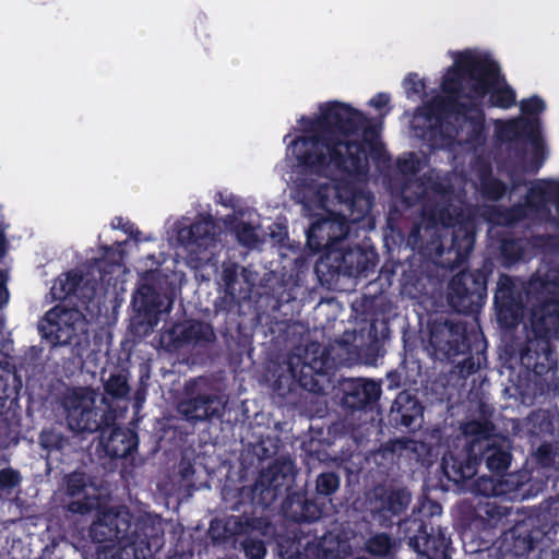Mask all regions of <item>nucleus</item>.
<instances>
[{"mask_svg":"<svg viewBox=\"0 0 559 559\" xmlns=\"http://www.w3.org/2000/svg\"><path fill=\"white\" fill-rule=\"evenodd\" d=\"M299 122L309 134L294 139L287 150L297 167L305 171L322 174L332 165L341 173L366 175L369 169L366 143L374 159L384 153L381 143L368 140L378 136L376 127L362 111L349 104L323 103L318 116H302Z\"/></svg>","mask_w":559,"mask_h":559,"instance_id":"nucleus-1","label":"nucleus"},{"mask_svg":"<svg viewBox=\"0 0 559 559\" xmlns=\"http://www.w3.org/2000/svg\"><path fill=\"white\" fill-rule=\"evenodd\" d=\"M402 197L409 205H421V217L429 228H451L450 248L444 251L443 246L437 248V255L441 259V265L456 269L463 264L472 253L476 226L471 218L459 219L460 209L453 203V188L440 180H431L427 186L419 180L412 185L404 182Z\"/></svg>","mask_w":559,"mask_h":559,"instance_id":"nucleus-2","label":"nucleus"},{"mask_svg":"<svg viewBox=\"0 0 559 559\" xmlns=\"http://www.w3.org/2000/svg\"><path fill=\"white\" fill-rule=\"evenodd\" d=\"M483 417L461 425L463 447L449 449L442 456L441 469L449 481L463 484L477 474L484 462L492 474L503 475L512 461L509 439L496 435V425L486 417L487 405L479 406Z\"/></svg>","mask_w":559,"mask_h":559,"instance_id":"nucleus-3","label":"nucleus"},{"mask_svg":"<svg viewBox=\"0 0 559 559\" xmlns=\"http://www.w3.org/2000/svg\"><path fill=\"white\" fill-rule=\"evenodd\" d=\"M428 347L439 360L459 362L461 373L466 376L477 372L486 360L487 342L479 328L471 326L461 320L437 318L428 324Z\"/></svg>","mask_w":559,"mask_h":559,"instance_id":"nucleus-4","label":"nucleus"},{"mask_svg":"<svg viewBox=\"0 0 559 559\" xmlns=\"http://www.w3.org/2000/svg\"><path fill=\"white\" fill-rule=\"evenodd\" d=\"M483 217L496 226H513L531 218L559 229V180H538L528 188L523 202L511 206L487 205Z\"/></svg>","mask_w":559,"mask_h":559,"instance_id":"nucleus-5","label":"nucleus"},{"mask_svg":"<svg viewBox=\"0 0 559 559\" xmlns=\"http://www.w3.org/2000/svg\"><path fill=\"white\" fill-rule=\"evenodd\" d=\"M294 469L292 460H275L266 469L261 471L253 485L224 487L222 497L225 507L233 511H241L242 508L249 507L251 512L255 507L267 509L293 487Z\"/></svg>","mask_w":559,"mask_h":559,"instance_id":"nucleus-6","label":"nucleus"},{"mask_svg":"<svg viewBox=\"0 0 559 559\" xmlns=\"http://www.w3.org/2000/svg\"><path fill=\"white\" fill-rule=\"evenodd\" d=\"M491 63L487 53L465 50L457 53L454 66L450 67L443 75L440 88L445 94L449 104L455 106L457 111H467L471 104L460 102L467 98L472 103L481 102L485 88L484 76H490Z\"/></svg>","mask_w":559,"mask_h":559,"instance_id":"nucleus-7","label":"nucleus"},{"mask_svg":"<svg viewBox=\"0 0 559 559\" xmlns=\"http://www.w3.org/2000/svg\"><path fill=\"white\" fill-rule=\"evenodd\" d=\"M412 502V492L407 487H400L394 485L379 484L376 485L369 493L368 507L372 519L383 527H392L397 525V534L400 539L409 546V538L406 537L402 525L406 522L416 521L423 524L420 532H414L418 536L420 543L425 542V537H437L443 535L450 537L448 528L438 526L437 528L430 527L428 532L427 522L417 516H409L402 519Z\"/></svg>","mask_w":559,"mask_h":559,"instance_id":"nucleus-8","label":"nucleus"},{"mask_svg":"<svg viewBox=\"0 0 559 559\" xmlns=\"http://www.w3.org/2000/svg\"><path fill=\"white\" fill-rule=\"evenodd\" d=\"M531 331L536 341V348L534 350L536 357L532 362L533 342L530 343L526 349L521 352V360L527 367H533L536 373H542L546 361H552L555 355L551 340H559V299L546 298L537 306H534L531 311Z\"/></svg>","mask_w":559,"mask_h":559,"instance_id":"nucleus-9","label":"nucleus"},{"mask_svg":"<svg viewBox=\"0 0 559 559\" xmlns=\"http://www.w3.org/2000/svg\"><path fill=\"white\" fill-rule=\"evenodd\" d=\"M276 544L282 559H345L350 544L341 531H326L321 537L277 535Z\"/></svg>","mask_w":559,"mask_h":559,"instance_id":"nucleus-10","label":"nucleus"},{"mask_svg":"<svg viewBox=\"0 0 559 559\" xmlns=\"http://www.w3.org/2000/svg\"><path fill=\"white\" fill-rule=\"evenodd\" d=\"M97 392L88 386H74L62 396L61 406L66 413L68 429L74 433L97 432L102 424L117 418L116 409L96 407Z\"/></svg>","mask_w":559,"mask_h":559,"instance_id":"nucleus-11","label":"nucleus"},{"mask_svg":"<svg viewBox=\"0 0 559 559\" xmlns=\"http://www.w3.org/2000/svg\"><path fill=\"white\" fill-rule=\"evenodd\" d=\"M377 263L378 253L374 249L359 246L345 248L342 243L336 250H332L317 261L314 272L321 283L331 284L341 275L366 277L374 271Z\"/></svg>","mask_w":559,"mask_h":559,"instance_id":"nucleus-12","label":"nucleus"},{"mask_svg":"<svg viewBox=\"0 0 559 559\" xmlns=\"http://www.w3.org/2000/svg\"><path fill=\"white\" fill-rule=\"evenodd\" d=\"M495 127L496 136L500 142L522 145L519 150L521 155H525V146L531 145V158L526 170L531 174L538 173L548 155L543 138V129H539L538 121L526 118H511L508 120H497Z\"/></svg>","mask_w":559,"mask_h":559,"instance_id":"nucleus-13","label":"nucleus"},{"mask_svg":"<svg viewBox=\"0 0 559 559\" xmlns=\"http://www.w3.org/2000/svg\"><path fill=\"white\" fill-rule=\"evenodd\" d=\"M490 267L462 270L448 285L449 306L457 313L478 314L487 298Z\"/></svg>","mask_w":559,"mask_h":559,"instance_id":"nucleus-14","label":"nucleus"},{"mask_svg":"<svg viewBox=\"0 0 559 559\" xmlns=\"http://www.w3.org/2000/svg\"><path fill=\"white\" fill-rule=\"evenodd\" d=\"M87 321L76 308L55 306L48 310L38 323L43 340L52 347L79 344L81 335L87 332Z\"/></svg>","mask_w":559,"mask_h":559,"instance_id":"nucleus-15","label":"nucleus"},{"mask_svg":"<svg viewBox=\"0 0 559 559\" xmlns=\"http://www.w3.org/2000/svg\"><path fill=\"white\" fill-rule=\"evenodd\" d=\"M297 359V365L300 364L299 370L294 362L289 364V370L299 386L317 395L324 394L325 381L334 367L330 349L319 342H310Z\"/></svg>","mask_w":559,"mask_h":559,"instance_id":"nucleus-16","label":"nucleus"},{"mask_svg":"<svg viewBox=\"0 0 559 559\" xmlns=\"http://www.w3.org/2000/svg\"><path fill=\"white\" fill-rule=\"evenodd\" d=\"M112 559H147L164 544V531L159 521L150 515L138 516Z\"/></svg>","mask_w":559,"mask_h":559,"instance_id":"nucleus-17","label":"nucleus"},{"mask_svg":"<svg viewBox=\"0 0 559 559\" xmlns=\"http://www.w3.org/2000/svg\"><path fill=\"white\" fill-rule=\"evenodd\" d=\"M226 401L214 389L202 388L194 381L186 385L185 396L177 405L178 413L190 423L219 420L225 412Z\"/></svg>","mask_w":559,"mask_h":559,"instance_id":"nucleus-18","label":"nucleus"},{"mask_svg":"<svg viewBox=\"0 0 559 559\" xmlns=\"http://www.w3.org/2000/svg\"><path fill=\"white\" fill-rule=\"evenodd\" d=\"M311 223L306 230V245L313 253L323 255L336 250L349 234L345 216L329 212L326 215L312 213Z\"/></svg>","mask_w":559,"mask_h":559,"instance_id":"nucleus-19","label":"nucleus"},{"mask_svg":"<svg viewBox=\"0 0 559 559\" xmlns=\"http://www.w3.org/2000/svg\"><path fill=\"white\" fill-rule=\"evenodd\" d=\"M135 314L131 318L129 331L136 337L151 334L164 312V296L151 284H141L132 297Z\"/></svg>","mask_w":559,"mask_h":559,"instance_id":"nucleus-20","label":"nucleus"},{"mask_svg":"<svg viewBox=\"0 0 559 559\" xmlns=\"http://www.w3.org/2000/svg\"><path fill=\"white\" fill-rule=\"evenodd\" d=\"M216 340L210 323L200 320H186L174 323L162 335L169 350H179L185 347H207Z\"/></svg>","mask_w":559,"mask_h":559,"instance_id":"nucleus-21","label":"nucleus"},{"mask_svg":"<svg viewBox=\"0 0 559 559\" xmlns=\"http://www.w3.org/2000/svg\"><path fill=\"white\" fill-rule=\"evenodd\" d=\"M136 518L127 509H106L88 528V536L95 544L118 543L126 538Z\"/></svg>","mask_w":559,"mask_h":559,"instance_id":"nucleus-22","label":"nucleus"},{"mask_svg":"<svg viewBox=\"0 0 559 559\" xmlns=\"http://www.w3.org/2000/svg\"><path fill=\"white\" fill-rule=\"evenodd\" d=\"M266 527L264 518L250 516L245 509L242 515H229L226 519H214L210 523L209 537L215 545L234 544L240 535L250 534L254 530Z\"/></svg>","mask_w":559,"mask_h":559,"instance_id":"nucleus-23","label":"nucleus"},{"mask_svg":"<svg viewBox=\"0 0 559 559\" xmlns=\"http://www.w3.org/2000/svg\"><path fill=\"white\" fill-rule=\"evenodd\" d=\"M342 399L341 405L344 409L372 411L381 396V386L378 382L361 378L345 379L341 383Z\"/></svg>","mask_w":559,"mask_h":559,"instance_id":"nucleus-24","label":"nucleus"},{"mask_svg":"<svg viewBox=\"0 0 559 559\" xmlns=\"http://www.w3.org/2000/svg\"><path fill=\"white\" fill-rule=\"evenodd\" d=\"M424 406L416 395L400 392L388 413V425L401 432H414L421 426Z\"/></svg>","mask_w":559,"mask_h":559,"instance_id":"nucleus-25","label":"nucleus"},{"mask_svg":"<svg viewBox=\"0 0 559 559\" xmlns=\"http://www.w3.org/2000/svg\"><path fill=\"white\" fill-rule=\"evenodd\" d=\"M112 423L102 424L99 432V447L110 459H124L136 451L139 445L138 433L128 427Z\"/></svg>","mask_w":559,"mask_h":559,"instance_id":"nucleus-26","label":"nucleus"},{"mask_svg":"<svg viewBox=\"0 0 559 559\" xmlns=\"http://www.w3.org/2000/svg\"><path fill=\"white\" fill-rule=\"evenodd\" d=\"M406 537L409 538V548L417 554V559H451V538L443 535L437 537H425L420 543L414 532H420L423 524L416 521H408L402 525Z\"/></svg>","mask_w":559,"mask_h":559,"instance_id":"nucleus-27","label":"nucleus"},{"mask_svg":"<svg viewBox=\"0 0 559 559\" xmlns=\"http://www.w3.org/2000/svg\"><path fill=\"white\" fill-rule=\"evenodd\" d=\"M487 60L491 63L492 72L490 76H484V84L487 92L484 98L488 95V106L501 109H509L516 104L515 91L507 83L504 76L501 74L500 66L489 55Z\"/></svg>","mask_w":559,"mask_h":559,"instance_id":"nucleus-28","label":"nucleus"},{"mask_svg":"<svg viewBox=\"0 0 559 559\" xmlns=\"http://www.w3.org/2000/svg\"><path fill=\"white\" fill-rule=\"evenodd\" d=\"M295 180L294 199L302 205L304 216H312L314 209H324L328 200L325 188L316 178L307 176L312 173L305 171Z\"/></svg>","mask_w":559,"mask_h":559,"instance_id":"nucleus-29","label":"nucleus"},{"mask_svg":"<svg viewBox=\"0 0 559 559\" xmlns=\"http://www.w3.org/2000/svg\"><path fill=\"white\" fill-rule=\"evenodd\" d=\"M216 225L212 215L199 214L189 226L178 228V241L185 247L207 249L215 242Z\"/></svg>","mask_w":559,"mask_h":559,"instance_id":"nucleus-30","label":"nucleus"},{"mask_svg":"<svg viewBox=\"0 0 559 559\" xmlns=\"http://www.w3.org/2000/svg\"><path fill=\"white\" fill-rule=\"evenodd\" d=\"M495 307L499 322L506 326L519 324L523 305L512 286H500L495 294Z\"/></svg>","mask_w":559,"mask_h":559,"instance_id":"nucleus-31","label":"nucleus"},{"mask_svg":"<svg viewBox=\"0 0 559 559\" xmlns=\"http://www.w3.org/2000/svg\"><path fill=\"white\" fill-rule=\"evenodd\" d=\"M437 228H429L427 230V226L425 227V230L429 233L432 230V239L431 241H425L423 235H421V225L419 223L413 224L407 237H406V246L409 247L413 251H417L418 253L423 254H429L435 259L436 264H438L442 269H448L441 265V259L437 255V248L439 246H443L444 251H447L450 248V243L447 246L445 239L447 236L438 235ZM453 269H451L452 271Z\"/></svg>","mask_w":559,"mask_h":559,"instance_id":"nucleus-32","label":"nucleus"},{"mask_svg":"<svg viewBox=\"0 0 559 559\" xmlns=\"http://www.w3.org/2000/svg\"><path fill=\"white\" fill-rule=\"evenodd\" d=\"M68 426L56 423L46 426L38 435V443L49 455H64L72 448V437L69 435Z\"/></svg>","mask_w":559,"mask_h":559,"instance_id":"nucleus-33","label":"nucleus"},{"mask_svg":"<svg viewBox=\"0 0 559 559\" xmlns=\"http://www.w3.org/2000/svg\"><path fill=\"white\" fill-rule=\"evenodd\" d=\"M543 532L531 522L516 523L510 531L512 544L509 550L516 557H523L533 551L540 542Z\"/></svg>","mask_w":559,"mask_h":559,"instance_id":"nucleus-34","label":"nucleus"},{"mask_svg":"<svg viewBox=\"0 0 559 559\" xmlns=\"http://www.w3.org/2000/svg\"><path fill=\"white\" fill-rule=\"evenodd\" d=\"M477 177L479 192L485 200L498 202L509 194V185L493 176L490 164H483L478 169Z\"/></svg>","mask_w":559,"mask_h":559,"instance_id":"nucleus-35","label":"nucleus"},{"mask_svg":"<svg viewBox=\"0 0 559 559\" xmlns=\"http://www.w3.org/2000/svg\"><path fill=\"white\" fill-rule=\"evenodd\" d=\"M559 290V267H549L544 274L533 275L527 283V294L555 298Z\"/></svg>","mask_w":559,"mask_h":559,"instance_id":"nucleus-36","label":"nucleus"},{"mask_svg":"<svg viewBox=\"0 0 559 559\" xmlns=\"http://www.w3.org/2000/svg\"><path fill=\"white\" fill-rule=\"evenodd\" d=\"M266 527L263 530H254L250 534L240 535L239 543L242 546L246 557L250 559H263L266 555L265 543L261 537L271 534L273 530L271 522L264 518Z\"/></svg>","mask_w":559,"mask_h":559,"instance_id":"nucleus-37","label":"nucleus"},{"mask_svg":"<svg viewBox=\"0 0 559 559\" xmlns=\"http://www.w3.org/2000/svg\"><path fill=\"white\" fill-rule=\"evenodd\" d=\"M456 110L455 106L448 103L447 99L431 100L417 109L415 115L414 124H419L423 119V124L440 122L444 120L448 111Z\"/></svg>","mask_w":559,"mask_h":559,"instance_id":"nucleus-38","label":"nucleus"},{"mask_svg":"<svg viewBox=\"0 0 559 559\" xmlns=\"http://www.w3.org/2000/svg\"><path fill=\"white\" fill-rule=\"evenodd\" d=\"M526 240L522 237L506 236L500 240V255L503 265L511 266L523 260Z\"/></svg>","mask_w":559,"mask_h":559,"instance_id":"nucleus-39","label":"nucleus"},{"mask_svg":"<svg viewBox=\"0 0 559 559\" xmlns=\"http://www.w3.org/2000/svg\"><path fill=\"white\" fill-rule=\"evenodd\" d=\"M396 542L385 532L371 534L365 542V550L373 557H389L395 552Z\"/></svg>","mask_w":559,"mask_h":559,"instance_id":"nucleus-40","label":"nucleus"},{"mask_svg":"<svg viewBox=\"0 0 559 559\" xmlns=\"http://www.w3.org/2000/svg\"><path fill=\"white\" fill-rule=\"evenodd\" d=\"M130 392V386L128 383L127 376L117 372L110 373L109 378L104 382V395L103 403L107 404V407L110 406L108 404V399L111 400H123L128 396Z\"/></svg>","mask_w":559,"mask_h":559,"instance_id":"nucleus-41","label":"nucleus"},{"mask_svg":"<svg viewBox=\"0 0 559 559\" xmlns=\"http://www.w3.org/2000/svg\"><path fill=\"white\" fill-rule=\"evenodd\" d=\"M477 518L485 522L487 527H496L510 514V509L498 504L496 501L479 502L476 508Z\"/></svg>","mask_w":559,"mask_h":559,"instance_id":"nucleus-42","label":"nucleus"},{"mask_svg":"<svg viewBox=\"0 0 559 559\" xmlns=\"http://www.w3.org/2000/svg\"><path fill=\"white\" fill-rule=\"evenodd\" d=\"M445 124L447 118L440 122H432L421 126L414 124V130L421 140L428 142L431 146H439L445 139Z\"/></svg>","mask_w":559,"mask_h":559,"instance_id":"nucleus-43","label":"nucleus"},{"mask_svg":"<svg viewBox=\"0 0 559 559\" xmlns=\"http://www.w3.org/2000/svg\"><path fill=\"white\" fill-rule=\"evenodd\" d=\"M289 489L285 492L287 493L286 498L282 502L281 509L285 519L293 521L295 523H300V519L298 516L299 513H302L304 502L307 499L306 492H288Z\"/></svg>","mask_w":559,"mask_h":559,"instance_id":"nucleus-44","label":"nucleus"},{"mask_svg":"<svg viewBox=\"0 0 559 559\" xmlns=\"http://www.w3.org/2000/svg\"><path fill=\"white\" fill-rule=\"evenodd\" d=\"M341 486V477L333 471L322 472L316 478V495L318 498H330Z\"/></svg>","mask_w":559,"mask_h":559,"instance_id":"nucleus-45","label":"nucleus"},{"mask_svg":"<svg viewBox=\"0 0 559 559\" xmlns=\"http://www.w3.org/2000/svg\"><path fill=\"white\" fill-rule=\"evenodd\" d=\"M520 110L521 115L516 118L537 120L539 129H543L540 115L546 110V103L542 97L533 95L528 98L522 99L520 102Z\"/></svg>","mask_w":559,"mask_h":559,"instance_id":"nucleus-46","label":"nucleus"},{"mask_svg":"<svg viewBox=\"0 0 559 559\" xmlns=\"http://www.w3.org/2000/svg\"><path fill=\"white\" fill-rule=\"evenodd\" d=\"M20 423L15 412L0 417V445L7 448L16 444Z\"/></svg>","mask_w":559,"mask_h":559,"instance_id":"nucleus-47","label":"nucleus"},{"mask_svg":"<svg viewBox=\"0 0 559 559\" xmlns=\"http://www.w3.org/2000/svg\"><path fill=\"white\" fill-rule=\"evenodd\" d=\"M19 396L14 386L8 380L0 377V417L9 415L17 407Z\"/></svg>","mask_w":559,"mask_h":559,"instance_id":"nucleus-48","label":"nucleus"},{"mask_svg":"<svg viewBox=\"0 0 559 559\" xmlns=\"http://www.w3.org/2000/svg\"><path fill=\"white\" fill-rule=\"evenodd\" d=\"M500 476L503 477L501 480L503 495L521 490L522 486H524L531 478V475L527 471L503 474Z\"/></svg>","mask_w":559,"mask_h":559,"instance_id":"nucleus-49","label":"nucleus"},{"mask_svg":"<svg viewBox=\"0 0 559 559\" xmlns=\"http://www.w3.org/2000/svg\"><path fill=\"white\" fill-rule=\"evenodd\" d=\"M22 476L17 469L4 467L0 469V491L11 495L21 484Z\"/></svg>","mask_w":559,"mask_h":559,"instance_id":"nucleus-50","label":"nucleus"},{"mask_svg":"<svg viewBox=\"0 0 559 559\" xmlns=\"http://www.w3.org/2000/svg\"><path fill=\"white\" fill-rule=\"evenodd\" d=\"M82 281H83V277L81 274H78L74 272H68L66 274L64 278H60V281H59L60 294L57 296V298L62 299L68 296L76 295Z\"/></svg>","mask_w":559,"mask_h":559,"instance_id":"nucleus-51","label":"nucleus"},{"mask_svg":"<svg viewBox=\"0 0 559 559\" xmlns=\"http://www.w3.org/2000/svg\"><path fill=\"white\" fill-rule=\"evenodd\" d=\"M475 491L486 498L503 495L501 480L496 481L492 477H479L475 483Z\"/></svg>","mask_w":559,"mask_h":559,"instance_id":"nucleus-52","label":"nucleus"},{"mask_svg":"<svg viewBox=\"0 0 559 559\" xmlns=\"http://www.w3.org/2000/svg\"><path fill=\"white\" fill-rule=\"evenodd\" d=\"M396 169L402 176H416L420 170V162L414 152H409L396 159Z\"/></svg>","mask_w":559,"mask_h":559,"instance_id":"nucleus-53","label":"nucleus"},{"mask_svg":"<svg viewBox=\"0 0 559 559\" xmlns=\"http://www.w3.org/2000/svg\"><path fill=\"white\" fill-rule=\"evenodd\" d=\"M235 235L238 242L248 248H253L259 240L255 228L246 222H240L235 226Z\"/></svg>","mask_w":559,"mask_h":559,"instance_id":"nucleus-54","label":"nucleus"},{"mask_svg":"<svg viewBox=\"0 0 559 559\" xmlns=\"http://www.w3.org/2000/svg\"><path fill=\"white\" fill-rule=\"evenodd\" d=\"M403 86L408 98L424 94L426 88L424 80L415 72H411L405 76Z\"/></svg>","mask_w":559,"mask_h":559,"instance_id":"nucleus-55","label":"nucleus"},{"mask_svg":"<svg viewBox=\"0 0 559 559\" xmlns=\"http://www.w3.org/2000/svg\"><path fill=\"white\" fill-rule=\"evenodd\" d=\"M86 481L83 474L72 473L66 478V493L69 497H79L84 493Z\"/></svg>","mask_w":559,"mask_h":559,"instance_id":"nucleus-56","label":"nucleus"},{"mask_svg":"<svg viewBox=\"0 0 559 559\" xmlns=\"http://www.w3.org/2000/svg\"><path fill=\"white\" fill-rule=\"evenodd\" d=\"M302 506V513L298 514L300 523L316 522L322 516V508L314 500L307 498Z\"/></svg>","mask_w":559,"mask_h":559,"instance_id":"nucleus-57","label":"nucleus"},{"mask_svg":"<svg viewBox=\"0 0 559 559\" xmlns=\"http://www.w3.org/2000/svg\"><path fill=\"white\" fill-rule=\"evenodd\" d=\"M535 243L544 252L559 254V235L543 234L535 236Z\"/></svg>","mask_w":559,"mask_h":559,"instance_id":"nucleus-58","label":"nucleus"},{"mask_svg":"<svg viewBox=\"0 0 559 559\" xmlns=\"http://www.w3.org/2000/svg\"><path fill=\"white\" fill-rule=\"evenodd\" d=\"M534 455L536 463L542 467H550L555 463V452L550 443H542Z\"/></svg>","mask_w":559,"mask_h":559,"instance_id":"nucleus-59","label":"nucleus"},{"mask_svg":"<svg viewBox=\"0 0 559 559\" xmlns=\"http://www.w3.org/2000/svg\"><path fill=\"white\" fill-rule=\"evenodd\" d=\"M237 299H236V296H235V293H230V294H227L225 293V295L221 298H218L214 306H215V311L216 312H226V313H229L231 311H234V309L237 307Z\"/></svg>","mask_w":559,"mask_h":559,"instance_id":"nucleus-60","label":"nucleus"},{"mask_svg":"<svg viewBox=\"0 0 559 559\" xmlns=\"http://www.w3.org/2000/svg\"><path fill=\"white\" fill-rule=\"evenodd\" d=\"M92 507L86 498L70 501L67 504V510L74 514L84 515L91 511Z\"/></svg>","mask_w":559,"mask_h":559,"instance_id":"nucleus-61","label":"nucleus"},{"mask_svg":"<svg viewBox=\"0 0 559 559\" xmlns=\"http://www.w3.org/2000/svg\"><path fill=\"white\" fill-rule=\"evenodd\" d=\"M111 225L114 228L122 229L134 239H138V235H140V231L134 228V225L130 222H124L122 217H116Z\"/></svg>","mask_w":559,"mask_h":559,"instance_id":"nucleus-62","label":"nucleus"},{"mask_svg":"<svg viewBox=\"0 0 559 559\" xmlns=\"http://www.w3.org/2000/svg\"><path fill=\"white\" fill-rule=\"evenodd\" d=\"M416 444H417L416 441H414L412 439H396L391 442V451L392 452L402 451V450L415 451Z\"/></svg>","mask_w":559,"mask_h":559,"instance_id":"nucleus-63","label":"nucleus"},{"mask_svg":"<svg viewBox=\"0 0 559 559\" xmlns=\"http://www.w3.org/2000/svg\"><path fill=\"white\" fill-rule=\"evenodd\" d=\"M390 103V95L386 93H378L370 100L369 105L378 110L384 108Z\"/></svg>","mask_w":559,"mask_h":559,"instance_id":"nucleus-64","label":"nucleus"}]
</instances>
